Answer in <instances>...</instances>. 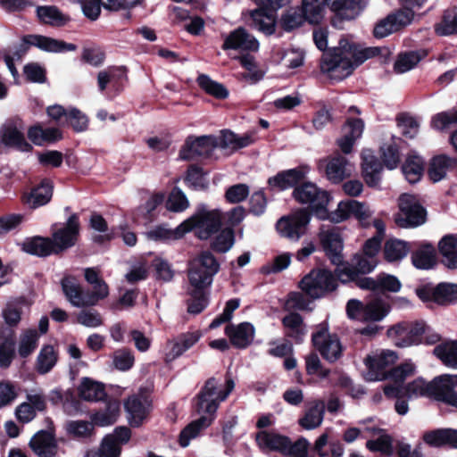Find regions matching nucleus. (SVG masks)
Here are the masks:
<instances>
[{
	"mask_svg": "<svg viewBox=\"0 0 457 457\" xmlns=\"http://www.w3.org/2000/svg\"><path fill=\"white\" fill-rule=\"evenodd\" d=\"M337 278L342 283L355 282L361 289L397 293L401 281L394 275L381 273L376 278L364 277L378 266L376 259H332Z\"/></svg>",
	"mask_w": 457,
	"mask_h": 457,
	"instance_id": "f257e3e1",
	"label": "nucleus"
},
{
	"mask_svg": "<svg viewBox=\"0 0 457 457\" xmlns=\"http://www.w3.org/2000/svg\"><path fill=\"white\" fill-rule=\"evenodd\" d=\"M378 47H361L349 38L343 37L338 46L323 54L320 68L331 79L342 80L366 60L378 55Z\"/></svg>",
	"mask_w": 457,
	"mask_h": 457,
	"instance_id": "f03ea898",
	"label": "nucleus"
},
{
	"mask_svg": "<svg viewBox=\"0 0 457 457\" xmlns=\"http://www.w3.org/2000/svg\"><path fill=\"white\" fill-rule=\"evenodd\" d=\"M234 387L235 382L232 378H228L225 385H221L214 378L206 381L202 391V428L212 423L220 403L228 396Z\"/></svg>",
	"mask_w": 457,
	"mask_h": 457,
	"instance_id": "7ed1b4c3",
	"label": "nucleus"
},
{
	"mask_svg": "<svg viewBox=\"0 0 457 457\" xmlns=\"http://www.w3.org/2000/svg\"><path fill=\"white\" fill-rule=\"evenodd\" d=\"M199 228L200 212H197L175 228H170L168 224L163 223L152 227L144 233V236L149 241L169 242L180 239L192 231L198 236Z\"/></svg>",
	"mask_w": 457,
	"mask_h": 457,
	"instance_id": "20e7f679",
	"label": "nucleus"
},
{
	"mask_svg": "<svg viewBox=\"0 0 457 457\" xmlns=\"http://www.w3.org/2000/svg\"><path fill=\"white\" fill-rule=\"evenodd\" d=\"M337 287V279L327 270H312L300 281V288L312 299L323 297Z\"/></svg>",
	"mask_w": 457,
	"mask_h": 457,
	"instance_id": "39448f33",
	"label": "nucleus"
},
{
	"mask_svg": "<svg viewBox=\"0 0 457 457\" xmlns=\"http://www.w3.org/2000/svg\"><path fill=\"white\" fill-rule=\"evenodd\" d=\"M293 195L299 203L308 204L319 219H327L329 195L326 191L318 188L313 183L307 182L295 187Z\"/></svg>",
	"mask_w": 457,
	"mask_h": 457,
	"instance_id": "423d86ee",
	"label": "nucleus"
},
{
	"mask_svg": "<svg viewBox=\"0 0 457 457\" xmlns=\"http://www.w3.org/2000/svg\"><path fill=\"white\" fill-rule=\"evenodd\" d=\"M311 214L305 209H299L289 215L281 217L276 224L278 234L291 241H298L307 231Z\"/></svg>",
	"mask_w": 457,
	"mask_h": 457,
	"instance_id": "0eeeda50",
	"label": "nucleus"
},
{
	"mask_svg": "<svg viewBox=\"0 0 457 457\" xmlns=\"http://www.w3.org/2000/svg\"><path fill=\"white\" fill-rule=\"evenodd\" d=\"M399 213L396 223L403 228H414L426 220V211L417 198L409 194H403L398 199Z\"/></svg>",
	"mask_w": 457,
	"mask_h": 457,
	"instance_id": "6e6552de",
	"label": "nucleus"
},
{
	"mask_svg": "<svg viewBox=\"0 0 457 457\" xmlns=\"http://www.w3.org/2000/svg\"><path fill=\"white\" fill-rule=\"evenodd\" d=\"M397 359L396 353L392 350H380L367 356L365 359L368 369L365 373L366 380L381 381L387 378L389 372L386 371V368L393 365Z\"/></svg>",
	"mask_w": 457,
	"mask_h": 457,
	"instance_id": "1a4fd4ad",
	"label": "nucleus"
},
{
	"mask_svg": "<svg viewBox=\"0 0 457 457\" xmlns=\"http://www.w3.org/2000/svg\"><path fill=\"white\" fill-rule=\"evenodd\" d=\"M312 343L321 355L328 361L338 360L343 353V346L337 335L328 332L326 324H320L312 335Z\"/></svg>",
	"mask_w": 457,
	"mask_h": 457,
	"instance_id": "9d476101",
	"label": "nucleus"
},
{
	"mask_svg": "<svg viewBox=\"0 0 457 457\" xmlns=\"http://www.w3.org/2000/svg\"><path fill=\"white\" fill-rule=\"evenodd\" d=\"M79 221L77 214L69 217L64 226L53 234L52 244L54 254H60L74 246L79 235Z\"/></svg>",
	"mask_w": 457,
	"mask_h": 457,
	"instance_id": "9b49d317",
	"label": "nucleus"
},
{
	"mask_svg": "<svg viewBox=\"0 0 457 457\" xmlns=\"http://www.w3.org/2000/svg\"><path fill=\"white\" fill-rule=\"evenodd\" d=\"M81 6L86 17L96 21L101 12V7L111 11L130 9L141 4L142 0H76Z\"/></svg>",
	"mask_w": 457,
	"mask_h": 457,
	"instance_id": "f8f14e48",
	"label": "nucleus"
},
{
	"mask_svg": "<svg viewBox=\"0 0 457 457\" xmlns=\"http://www.w3.org/2000/svg\"><path fill=\"white\" fill-rule=\"evenodd\" d=\"M431 397L457 407V391L453 374H444L431 380Z\"/></svg>",
	"mask_w": 457,
	"mask_h": 457,
	"instance_id": "ddd939ff",
	"label": "nucleus"
},
{
	"mask_svg": "<svg viewBox=\"0 0 457 457\" xmlns=\"http://www.w3.org/2000/svg\"><path fill=\"white\" fill-rule=\"evenodd\" d=\"M416 367L411 361H405L389 371L387 378L393 381V385L383 387L384 394L388 398L400 397L403 389L405 379L415 373Z\"/></svg>",
	"mask_w": 457,
	"mask_h": 457,
	"instance_id": "4468645a",
	"label": "nucleus"
},
{
	"mask_svg": "<svg viewBox=\"0 0 457 457\" xmlns=\"http://www.w3.org/2000/svg\"><path fill=\"white\" fill-rule=\"evenodd\" d=\"M200 259H192L188 267L189 286L187 290L188 298L186 299L187 311L190 314L200 313V267L196 266Z\"/></svg>",
	"mask_w": 457,
	"mask_h": 457,
	"instance_id": "2eb2a0df",
	"label": "nucleus"
},
{
	"mask_svg": "<svg viewBox=\"0 0 457 457\" xmlns=\"http://www.w3.org/2000/svg\"><path fill=\"white\" fill-rule=\"evenodd\" d=\"M25 41L30 46L47 53L57 54L71 52L75 51L77 48L73 44L66 43L62 40L37 34H30L25 36Z\"/></svg>",
	"mask_w": 457,
	"mask_h": 457,
	"instance_id": "dca6fc26",
	"label": "nucleus"
},
{
	"mask_svg": "<svg viewBox=\"0 0 457 457\" xmlns=\"http://www.w3.org/2000/svg\"><path fill=\"white\" fill-rule=\"evenodd\" d=\"M29 447L39 457H55L57 442L54 433L48 430H39L29 441Z\"/></svg>",
	"mask_w": 457,
	"mask_h": 457,
	"instance_id": "f3484780",
	"label": "nucleus"
},
{
	"mask_svg": "<svg viewBox=\"0 0 457 457\" xmlns=\"http://www.w3.org/2000/svg\"><path fill=\"white\" fill-rule=\"evenodd\" d=\"M54 186L50 180L44 179L42 182L32 187L22 196L24 204L29 209H37L47 204L53 196Z\"/></svg>",
	"mask_w": 457,
	"mask_h": 457,
	"instance_id": "a211bd4d",
	"label": "nucleus"
},
{
	"mask_svg": "<svg viewBox=\"0 0 457 457\" xmlns=\"http://www.w3.org/2000/svg\"><path fill=\"white\" fill-rule=\"evenodd\" d=\"M225 333L235 347L244 349L252 344L255 329L250 322H242L227 326Z\"/></svg>",
	"mask_w": 457,
	"mask_h": 457,
	"instance_id": "6ab92c4d",
	"label": "nucleus"
},
{
	"mask_svg": "<svg viewBox=\"0 0 457 457\" xmlns=\"http://www.w3.org/2000/svg\"><path fill=\"white\" fill-rule=\"evenodd\" d=\"M223 48L256 51L259 48V43L255 37L250 35L244 28H238L227 37Z\"/></svg>",
	"mask_w": 457,
	"mask_h": 457,
	"instance_id": "aec40b11",
	"label": "nucleus"
},
{
	"mask_svg": "<svg viewBox=\"0 0 457 457\" xmlns=\"http://www.w3.org/2000/svg\"><path fill=\"white\" fill-rule=\"evenodd\" d=\"M364 122L361 119H348L343 128L344 136L338 139L337 144L344 154H349L356 139L361 137Z\"/></svg>",
	"mask_w": 457,
	"mask_h": 457,
	"instance_id": "412c9836",
	"label": "nucleus"
},
{
	"mask_svg": "<svg viewBox=\"0 0 457 457\" xmlns=\"http://www.w3.org/2000/svg\"><path fill=\"white\" fill-rule=\"evenodd\" d=\"M129 423L132 428H139L149 415L146 401L139 396L129 397L124 403Z\"/></svg>",
	"mask_w": 457,
	"mask_h": 457,
	"instance_id": "4be33fe9",
	"label": "nucleus"
},
{
	"mask_svg": "<svg viewBox=\"0 0 457 457\" xmlns=\"http://www.w3.org/2000/svg\"><path fill=\"white\" fill-rule=\"evenodd\" d=\"M422 441L430 447L438 448L449 445L457 448V430L453 428H438L423 433Z\"/></svg>",
	"mask_w": 457,
	"mask_h": 457,
	"instance_id": "5701e85b",
	"label": "nucleus"
},
{
	"mask_svg": "<svg viewBox=\"0 0 457 457\" xmlns=\"http://www.w3.org/2000/svg\"><path fill=\"white\" fill-rule=\"evenodd\" d=\"M0 138L6 146L21 152H29L31 145L26 141L24 134L11 122L5 123L0 129Z\"/></svg>",
	"mask_w": 457,
	"mask_h": 457,
	"instance_id": "b1692460",
	"label": "nucleus"
},
{
	"mask_svg": "<svg viewBox=\"0 0 457 457\" xmlns=\"http://www.w3.org/2000/svg\"><path fill=\"white\" fill-rule=\"evenodd\" d=\"M78 394L80 399L87 402L104 401L108 397L104 384L87 377L82 378Z\"/></svg>",
	"mask_w": 457,
	"mask_h": 457,
	"instance_id": "393cba45",
	"label": "nucleus"
},
{
	"mask_svg": "<svg viewBox=\"0 0 457 457\" xmlns=\"http://www.w3.org/2000/svg\"><path fill=\"white\" fill-rule=\"evenodd\" d=\"M320 244L328 257H340L344 244L343 238L336 228H322L319 234Z\"/></svg>",
	"mask_w": 457,
	"mask_h": 457,
	"instance_id": "a878e982",
	"label": "nucleus"
},
{
	"mask_svg": "<svg viewBox=\"0 0 457 457\" xmlns=\"http://www.w3.org/2000/svg\"><path fill=\"white\" fill-rule=\"evenodd\" d=\"M313 453L318 457H343L345 447L338 440L329 441L328 433L321 434L314 442Z\"/></svg>",
	"mask_w": 457,
	"mask_h": 457,
	"instance_id": "bb28decb",
	"label": "nucleus"
},
{
	"mask_svg": "<svg viewBox=\"0 0 457 457\" xmlns=\"http://www.w3.org/2000/svg\"><path fill=\"white\" fill-rule=\"evenodd\" d=\"M289 439L275 432L260 431L256 443L262 451H276L283 453L288 448Z\"/></svg>",
	"mask_w": 457,
	"mask_h": 457,
	"instance_id": "cd10ccee",
	"label": "nucleus"
},
{
	"mask_svg": "<svg viewBox=\"0 0 457 457\" xmlns=\"http://www.w3.org/2000/svg\"><path fill=\"white\" fill-rule=\"evenodd\" d=\"M366 5V0H333L330 9L342 19L352 20L357 17Z\"/></svg>",
	"mask_w": 457,
	"mask_h": 457,
	"instance_id": "c85d7f7f",
	"label": "nucleus"
},
{
	"mask_svg": "<svg viewBox=\"0 0 457 457\" xmlns=\"http://www.w3.org/2000/svg\"><path fill=\"white\" fill-rule=\"evenodd\" d=\"M307 173L303 168H295L278 173L276 176L269 179V184L280 190H285L295 187L303 180Z\"/></svg>",
	"mask_w": 457,
	"mask_h": 457,
	"instance_id": "c756f323",
	"label": "nucleus"
},
{
	"mask_svg": "<svg viewBox=\"0 0 457 457\" xmlns=\"http://www.w3.org/2000/svg\"><path fill=\"white\" fill-rule=\"evenodd\" d=\"M353 171V165L347 159L341 155L333 157L328 163L326 174L333 183H339L345 178L349 177Z\"/></svg>",
	"mask_w": 457,
	"mask_h": 457,
	"instance_id": "7c9ffc66",
	"label": "nucleus"
},
{
	"mask_svg": "<svg viewBox=\"0 0 457 457\" xmlns=\"http://www.w3.org/2000/svg\"><path fill=\"white\" fill-rule=\"evenodd\" d=\"M22 250L27 254L46 257L54 254L52 239L44 237H32L26 238L22 243Z\"/></svg>",
	"mask_w": 457,
	"mask_h": 457,
	"instance_id": "2f4dec72",
	"label": "nucleus"
},
{
	"mask_svg": "<svg viewBox=\"0 0 457 457\" xmlns=\"http://www.w3.org/2000/svg\"><path fill=\"white\" fill-rule=\"evenodd\" d=\"M362 170L366 183L370 187H376L380 180L382 165L370 151L362 154Z\"/></svg>",
	"mask_w": 457,
	"mask_h": 457,
	"instance_id": "473e14b6",
	"label": "nucleus"
},
{
	"mask_svg": "<svg viewBox=\"0 0 457 457\" xmlns=\"http://www.w3.org/2000/svg\"><path fill=\"white\" fill-rule=\"evenodd\" d=\"M120 403L116 400H109L104 410H99L91 415L93 426L105 427L116 422L120 415Z\"/></svg>",
	"mask_w": 457,
	"mask_h": 457,
	"instance_id": "72a5a7b5",
	"label": "nucleus"
},
{
	"mask_svg": "<svg viewBox=\"0 0 457 457\" xmlns=\"http://www.w3.org/2000/svg\"><path fill=\"white\" fill-rule=\"evenodd\" d=\"M253 142V133L237 135L230 130H224L221 134L220 148L235 152L252 145Z\"/></svg>",
	"mask_w": 457,
	"mask_h": 457,
	"instance_id": "f704fd0d",
	"label": "nucleus"
},
{
	"mask_svg": "<svg viewBox=\"0 0 457 457\" xmlns=\"http://www.w3.org/2000/svg\"><path fill=\"white\" fill-rule=\"evenodd\" d=\"M325 403L323 401H313L310 403L299 424L305 429L312 430L320 427L323 421Z\"/></svg>",
	"mask_w": 457,
	"mask_h": 457,
	"instance_id": "c9c22d12",
	"label": "nucleus"
},
{
	"mask_svg": "<svg viewBox=\"0 0 457 457\" xmlns=\"http://www.w3.org/2000/svg\"><path fill=\"white\" fill-rule=\"evenodd\" d=\"M333 0H303L302 9L308 22L318 24L323 19L326 9Z\"/></svg>",
	"mask_w": 457,
	"mask_h": 457,
	"instance_id": "e433bc0d",
	"label": "nucleus"
},
{
	"mask_svg": "<svg viewBox=\"0 0 457 457\" xmlns=\"http://www.w3.org/2000/svg\"><path fill=\"white\" fill-rule=\"evenodd\" d=\"M62 287L69 301L77 307L93 305V302L87 298V292L85 293L79 285L64 278L62 281Z\"/></svg>",
	"mask_w": 457,
	"mask_h": 457,
	"instance_id": "4c0bfd02",
	"label": "nucleus"
},
{
	"mask_svg": "<svg viewBox=\"0 0 457 457\" xmlns=\"http://www.w3.org/2000/svg\"><path fill=\"white\" fill-rule=\"evenodd\" d=\"M373 436H378L376 439L368 440L366 447L371 452H379L384 455L390 456L393 453L392 438L389 435L386 434L383 430L378 428H369Z\"/></svg>",
	"mask_w": 457,
	"mask_h": 457,
	"instance_id": "58836bf2",
	"label": "nucleus"
},
{
	"mask_svg": "<svg viewBox=\"0 0 457 457\" xmlns=\"http://www.w3.org/2000/svg\"><path fill=\"white\" fill-rule=\"evenodd\" d=\"M37 15L41 22L53 27L63 26L70 20L69 17L62 13L57 7L52 5L37 7Z\"/></svg>",
	"mask_w": 457,
	"mask_h": 457,
	"instance_id": "ea45409f",
	"label": "nucleus"
},
{
	"mask_svg": "<svg viewBox=\"0 0 457 457\" xmlns=\"http://www.w3.org/2000/svg\"><path fill=\"white\" fill-rule=\"evenodd\" d=\"M457 160L451 159L446 155H438L434 157L428 170V175L433 182H438L443 179L448 169L455 164Z\"/></svg>",
	"mask_w": 457,
	"mask_h": 457,
	"instance_id": "a19ab883",
	"label": "nucleus"
},
{
	"mask_svg": "<svg viewBox=\"0 0 457 457\" xmlns=\"http://www.w3.org/2000/svg\"><path fill=\"white\" fill-rule=\"evenodd\" d=\"M200 339V330L180 334L176 339L167 357L175 359L191 348Z\"/></svg>",
	"mask_w": 457,
	"mask_h": 457,
	"instance_id": "79ce46f5",
	"label": "nucleus"
},
{
	"mask_svg": "<svg viewBox=\"0 0 457 457\" xmlns=\"http://www.w3.org/2000/svg\"><path fill=\"white\" fill-rule=\"evenodd\" d=\"M251 18L253 20V25L256 29L266 35L274 33L276 24L275 14L265 12L262 9H255L251 12Z\"/></svg>",
	"mask_w": 457,
	"mask_h": 457,
	"instance_id": "37998d69",
	"label": "nucleus"
},
{
	"mask_svg": "<svg viewBox=\"0 0 457 457\" xmlns=\"http://www.w3.org/2000/svg\"><path fill=\"white\" fill-rule=\"evenodd\" d=\"M390 312V306L386 302L376 299L367 303L361 310V320L379 321Z\"/></svg>",
	"mask_w": 457,
	"mask_h": 457,
	"instance_id": "c03bdc74",
	"label": "nucleus"
},
{
	"mask_svg": "<svg viewBox=\"0 0 457 457\" xmlns=\"http://www.w3.org/2000/svg\"><path fill=\"white\" fill-rule=\"evenodd\" d=\"M57 353L51 345H45L41 348L36 361V370L39 374L48 373L56 364Z\"/></svg>",
	"mask_w": 457,
	"mask_h": 457,
	"instance_id": "a18cd8bd",
	"label": "nucleus"
},
{
	"mask_svg": "<svg viewBox=\"0 0 457 457\" xmlns=\"http://www.w3.org/2000/svg\"><path fill=\"white\" fill-rule=\"evenodd\" d=\"M402 170L406 179L413 184L418 182L424 170V162L418 155H410L402 166Z\"/></svg>",
	"mask_w": 457,
	"mask_h": 457,
	"instance_id": "49530a36",
	"label": "nucleus"
},
{
	"mask_svg": "<svg viewBox=\"0 0 457 457\" xmlns=\"http://www.w3.org/2000/svg\"><path fill=\"white\" fill-rule=\"evenodd\" d=\"M431 381L427 382L422 378H418L403 386L400 397L406 396L409 399L419 397H431Z\"/></svg>",
	"mask_w": 457,
	"mask_h": 457,
	"instance_id": "de8ad7c7",
	"label": "nucleus"
},
{
	"mask_svg": "<svg viewBox=\"0 0 457 457\" xmlns=\"http://www.w3.org/2000/svg\"><path fill=\"white\" fill-rule=\"evenodd\" d=\"M435 30L439 36L457 33V7L450 8L444 12L442 21L435 25Z\"/></svg>",
	"mask_w": 457,
	"mask_h": 457,
	"instance_id": "09e8293b",
	"label": "nucleus"
},
{
	"mask_svg": "<svg viewBox=\"0 0 457 457\" xmlns=\"http://www.w3.org/2000/svg\"><path fill=\"white\" fill-rule=\"evenodd\" d=\"M306 21L304 12L300 7H291L284 12L280 24L284 30L292 31L302 26Z\"/></svg>",
	"mask_w": 457,
	"mask_h": 457,
	"instance_id": "8fccbe9b",
	"label": "nucleus"
},
{
	"mask_svg": "<svg viewBox=\"0 0 457 457\" xmlns=\"http://www.w3.org/2000/svg\"><path fill=\"white\" fill-rule=\"evenodd\" d=\"M434 353L445 365L457 370V341L448 342L437 345L434 349Z\"/></svg>",
	"mask_w": 457,
	"mask_h": 457,
	"instance_id": "3c124183",
	"label": "nucleus"
},
{
	"mask_svg": "<svg viewBox=\"0 0 457 457\" xmlns=\"http://www.w3.org/2000/svg\"><path fill=\"white\" fill-rule=\"evenodd\" d=\"M428 327L424 322H416L413 324H406L407 337L404 340L397 341V346L408 347L418 345L422 342V335L428 330Z\"/></svg>",
	"mask_w": 457,
	"mask_h": 457,
	"instance_id": "603ef678",
	"label": "nucleus"
},
{
	"mask_svg": "<svg viewBox=\"0 0 457 457\" xmlns=\"http://www.w3.org/2000/svg\"><path fill=\"white\" fill-rule=\"evenodd\" d=\"M425 56L422 52H406L399 54L395 62L394 69L397 73H404L413 69Z\"/></svg>",
	"mask_w": 457,
	"mask_h": 457,
	"instance_id": "864d4df0",
	"label": "nucleus"
},
{
	"mask_svg": "<svg viewBox=\"0 0 457 457\" xmlns=\"http://www.w3.org/2000/svg\"><path fill=\"white\" fill-rule=\"evenodd\" d=\"M39 335L36 329L26 330L20 338L18 353L21 358L29 357L37 347Z\"/></svg>",
	"mask_w": 457,
	"mask_h": 457,
	"instance_id": "5fc2aeb1",
	"label": "nucleus"
},
{
	"mask_svg": "<svg viewBox=\"0 0 457 457\" xmlns=\"http://www.w3.org/2000/svg\"><path fill=\"white\" fill-rule=\"evenodd\" d=\"M222 216L217 210L208 211L202 206V234L216 232L221 227Z\"/></svg>",
	"mask_w": 457,
	"mask_h": 457,
	"instance_id": "6e6d98bb",
	"label": "nucleus"
},
{
	"mask_svg": "<svg viewBox=\"0 0 457 457\" xmlns=\"http://www.w3.org/2000/svg\"><path fill=\"white\" fill-rule=\"evenodd\" d=\"M433 297L439 303H450L457 302V285L441 283L434 290Z\"/></svg>",
	"mask_w": 457,
	"mask_h": 457,
	"instance_id": "4d7b16f0",
	"label": "nucleus"
},
{
	"mask_svg": "<svg viewBox=\"0 0 457 457\" xmlns=\"http://www.w3.org/2000/svg\"><path fill=\"white\" fill-rule=\"evenodd\" d=\"M283 324L287 335L300 340L306 333L302 317L297 313H290L283 319Z\"/></svg>",
	"mask_w": 457,
	"mask_h": 457,
	"instance_id": "13d9d810",
	"label": "nucleus"
},
{
	"mask_svg": "<svg viewBox=\"0 0 457 457\" xmlns=\"http://www.w3.org/2000/svg\"><path fill=\"white\" fill-rule=\"evenodd\" d=\"M112 363L114 368L118 370H129L135 363V357L132 351L126 347L114 351L112 353Z\"/></svg>",
	"mask_w": 457,
	"mask_h": 457,
	"instance_id": "bf43d9fd",
	"label": "nucleus"
},
{
	"mask_svg": "<svg viewBox=\"0 0 457 457\" xmlns=\"http://www.w3.org/2000/svg\"><path fill=\"white\" fill-rule=\"evenodd\" d=\"M125 72L126 71L123 67H109L99 71L97 74V85L99 91H104L109 83L125 77Z\"/></svg>",
	"mask_w": 457,
	"mask_h": 457,
	"instance_id": "052dcab7",
	"label": "nucleus"
},
{
	"mask_svg": "<svg viewBox=\"0 0 457 457\" xmlns=\"http://www.w3.org/2000/svg\"><path fill=\"white\" fill-rule=\"evenodd\" d=\"M235 243L234 232L230 228L223 229L211 243L212 249L217 253H227Z\"/></svg>",
	"mask_w": 457,
	"mask_h": 457,
	"instance_id": "680f3d73",
	"label": "nucleus"
},
{
	"mask_svg": "<svg viewBox=\"0 0 457 457\" xmlns=\"http://www.w3.org/2000/svg\"><path fill=\"white\" fill-rule=\"evenodd\" d=\"M200 155V137L189 136L182 145L179 158L182 161L191 162Z\"/></svg>",
	"mask_w": 457,
	"mask_h": 457,
	"instance_id": "e2e57ef3",
	"label": "nucleus"
},
{
	"mask_svg": "<svg viewBox=\"0 0 457 457\" xmlns=\"http://www.w3.org/2000/svg\"><path fill=\"white\" fill-rule=\"evenodd\" d=\"M172 12L175 18L179 21L191 19L190 23L185 25L184 27L188 33L192 35H198L200 33V18L197 15H194L192 17L189 9L174 6L172 8Z\"/></svg>",
	"mask_w": 457,
	"mask_h": 457,
	"instance_id": "0e129e2a",
	"label": "nucleus"
},
{
	"mask_svg": "<svg viewBox=\"0 0 457 457\" xmlns=\"http://www.w3.org/2000/svg\"><path fill=\"white\" fill-rule=\"evenodd\" d=\"M189 206L188 200L183 191L174 187L166 202V208L174 212H181Z\"/></svg>",
	"mask_w": 457,
	"mask_h": 457,
	"instance_id": "69168bd1",
	"label": "nucleus"
},
{
	"mask_svg": "<svg viewBox=\"0 0 457 457\" xmlns=\"http://www.w3.org/2000/svg\"><path fill=\"white\" fill-rule=\"evenodd\" d=\"M397 125L401 133L409 138H413L419 132L420 123L416 118L402 113L397 117Z\"/></svg>",
	"mask_w": 457,
	"mask_h": 457,
	"instance_id": "338daca9",
	"label": "nucleus"
},
{
	"mask_svg": "<svg viewBox=\"0 0 457 457\" xmlns=\"http://www.w3.org/2000/svg\"><path fill=\"white\" fill-rule=\"evenodd\" d=\"M454 124H457V109L439 112L431 120V127L437 130H445Z\"/></svg>",
	"mask_w": 457,
	"mask_h": 457,
	"instance_id": "774afa93",
	"label": "nucleus"
}]
</instances>
